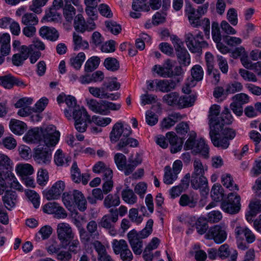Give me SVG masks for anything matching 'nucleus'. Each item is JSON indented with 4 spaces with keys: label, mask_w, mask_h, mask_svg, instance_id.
<instances>
[{
    "label": "nucleus",
    "mask_w": 261,
    "mask_h": 261,
    "mask_svg": "<svg viewBox=\"0 0 261 261\" xmlns=\"http://www.w3.org/2000/svg\"><path fill=\"white\" fill-rule=\"evenodd\" d=\"M73 204L75 203L80 211L87 208V201L83 194L78 190L73 191Z\"/></svg>",
    "instance_id": "5701e85b"
},
{
    "label": "nucleus",
    "mask_w": 261,
    "mask_h": 261,
    "mask_svg": "<svg viewBox=\"0 0 261 261\" xmlns=\"http://www.w3.org/2000/svg\"><path fill=\"white\" fill-rule=\"evenodd\" d=\"M103 65L108 70L116 71L119 68V63L114 58H107L105 59Z\"/></svg>",
    "instance_id": "a19ab883"
},
{
    "label": "nucleus",
    "mask_w": 261,
    "mask_h": 261,
    "mask_svg": "<svg viewBox=\"0 0 261 261\" xmlns=\"http://www.w3.org/2000/svg\"><path fill=\"white\" fill-rule=\"evenodd\" d=\"M65 102L68 107V109L64 110V114L68 119L70 120L72 118L71 112L74 108L79 107V106H76V100L75 97L71 95L66 97Z\"/></svg>",
    "instance_id": "bb28decb"
},
{
    "label": "nucleus",
    "mask_w": 261,
    "mask_h": 261,
    "mask_svg": "<svg viewBox=\"0 0 261 261\" xmlns=\"http://www.w3.org/2000/svg\"><path fill=\"white\" fill-rule=\"evenodd\" d=\"M25 138L29 143L55 146L59 140L60 133L54 125H49L45 128H35L29 130Z\"/></svg>",
    "instance_id": "f03ea898"
},
{
    "label": "nucleus",
    "mask_w": 261,
    "mask_h": 261,
    "mask_svg": "<svg viewBox=\"0 0 261 261\" xmlns=\"http://www.w3.org/2000/svg\"><path fill=\"white\" fill-rule=\"evenodd\" d=\"M58 238L61 245H66L68 240L74 239V234L70 225L66 223H60L57 225Z\"/></svg>",
    "instance_id": "4468645a"
},
{
    "label": "nucleus",
    "mask_w": 261,
    "mask_h": 261,
    "mask_svg": "<svg viewBox=\"0 0 261 261\" xmlns=\"http://www.w3.org/2000/svg\"><path fill=\"white\" fill-rule=\"evenodd\" d=\"M85 22L82 14H78L76 16L74 20V27L75 30L81 33L86 31Z\"/></svg>",
    "instance_id": "de8ad7c7"
},
{
    "label": "nucleus",
    "mask_w": 261,
    "mask_h": 261,
    "mask_svg": "<svg viewBox=\"0 0 261 261\" xmlns=\"http://www.w3.org/2000/svg\"><path fill=\"white\" fill-rule=\"evenodd\" d=\"M73 41L74 43V50H75L80 48L87 49L89 47L88 42L83 40L82 37L75 32L73 34Z\"/></svg>",
    "instance_id": "473e14b6"
},
{
    "label": "nucleus",
    "mask_w": 261,
    "mask_h": 261,
    "mask_svg": "<svg viewBox=\"0 0 261 261\" xmlns=\"http://www.w3.org/2000/svg\"><path fill=\"white\" fill-rule=\"evenodd\" d=\"M185 12L190 24L193 27H198L201 25L200 16H198L197 11L190 4L186 5Z\"/></svg>",
    "instance_id": "412c9836"
},
{
    "label": "nucleus",
    "mask_w": 261,
    "mask_h": 261,
    "mask_svg": "<svg viewBox=\"0 0 261 261\" xmlns=\"http://www.w3.org/2000/svg\"><path fill=\"white\" fill-rule=\"evenodd\" d=\"M89 91L91 94H92L94 97L96 98L104 99L105 98V97H107V92H106V89L104 87H89Z\"/></svg>",
    "instance_id": "37998d69"
},
{
    "label": "nucleus",
    "mask_w": 261,
    "mask_h": 261,
    "mask_svg": "<svg viewBox=\"0 0 261 261\" xmlns=\"http://www.w3.org/2000/svg\"><path fill=\"white\" fill-rule=\"evenodd\" d=\"M105 25L108 30L115 35L119 34L122 30L121 25L114 21H107Z\"/></svg>",
    "instance_id": "8fccbe9b"
},
{
    "label": "nucleus",
    "mask_w": 261,
    "mask_h": 261,
    "mask_svg": "<svg viewBox=\"0 0 261 261\" xmlns=\"http://www.w3.org/2000/svg\"><path fill=\"white\" fill-rule=\"evenodd\" d=\"M197 201L193 196H190L187 194L182 195L179 199V203L182 206H189L190 207H194Z\"/></svg>",
    "instance_id": "2f4dec72"
},
{
    "label": "nucleus",
    "mask_w": 261,
    "mask_h": 261,
    "mask_svg": "<svg viewBox=\"0 0 261 261\" xmlns=\"http://www.w3.org/2000/svg\"><path fill=\"white\" fill-rule=\"evenodd\" d=\"M50 146L45 147L38 145L34 149L33 158L38 164L44 165L50 163L51 159V150L48 148Z\"/></svg>",
    "instance_id": "ddd939ff"
},
{
    "label": "nucleus",
    "mask_w": 261,
    "mask_h": 261,
    "mask_svg": "<svg viewBox=\"0 0 261 261\" xmlns=\"http://www.w3.org/2000/svg\"><path fill=\"white\" fill-rule=\"evenodd\" d=\"M170 39L175 48L178 63L184 66L189 65L190 64V56L184 46V42L174 35L171 36Z\"/></svg>",
    "instance_id": "1a4fd4ad"
},
{
    "label": "nucleus",
    "mask_w": 261,
    "mask_h": 261,
    "mask_svg": "<svg viewBox=\"0 0 261 261\" xmlns=\"http://www.w3.org/2000/svg\"><path fill=\"white\" fill-rule=\"evenodd\" d=\"M196 228L199 234L205 233L208 230V225L205 219L203 218H199L195 222Z\"/></svg>",
    "instance_id": "603ef678"
},
{
    "label": "nucleus",
    "mask_w": 261,
    "mask_h": 261,
    "mask_svg": "<svg viewBox=\"0 0 261 261\" xmlns=\"http://www.w3.org/2000/svg\"><path fill=\"white\" fill-rule=\"evenodd\" d=\"M222 191L223 189L220 185H214L211 192L213 199L216 201H219L223 195Z\"/></svg>",
    "instance_id": "3c124183"
},
{
    "label": "nucleus",
    "mask_w": 261,
    "mask_h": 261,
    "mask_svg": "<svg viewBox=\"0 0 261 261\" xmlns=\"http://www.w3.org/2000/svg\"><path fill=\"white\" fill-rule=\"evenodd\" d=\"M232 98L235 102H237L241 105L248 103L249 100L248 95L243 93L235 95Z\"/></svg>",
    "instance_id": "774afa93"
},
{
    "label": "nucleus",
    "mask_w": 261,
    "mask_h": 261,
    "mask_svg": "<svg viewBox=\"0 0 261 261\" xmlns=\"http://www.w3.org/2000/svg\"><path fill=\"white\" fill-rule=\"evenodd\" d=\"M241 198L236 193L228 194L227 199L221 203V208L226 213L234 214L238 213L240 210Z\"/></svg>",
    "instance_id": "f8f14e48"
},
{
    "label": "nucleus",
    "mask_w": 261,
    "mask_h": 261,
    "mask_svg": "<svg viewBox=\"0 0 261 261\" xmlns=\"http://www.w3.org/2000/svg\"><path fill=\"white\" fill-rule=\"evenodd\" d=\"M180 81L178 78L176 80H158L155 83L158 90L163 93H168L175 90L177 84Z\"/></svg>",
    "instance_id": "f3484780"
},
{
    "label": "nucleus",
    "mask_w": 261,
    "mask_h": 261,
    "mask_svg": "<svg viewBox=\"0 0 261 261\" xmlns=\"http://www.w3.org/2000/svg\"><path fill=\"white\" fill-rule=\"evenodd\" d=\"M175 61L170 59L167 60L162 65H155L153 67V70L160 76L167 78L175 76H179L183 73V69L180 66L174 67Z\"/></svg>",
    "instance_id": "0eeeda50"
},
{
    "label": "nucleus",
    "mask_w": 261,
    "mask_h": 261,
    "mask_svg": "<svg viewBox=\"0 0 261 261\" xmlns=\"http://www.w3.org/2000/svg\"><path fill=\"white\" fill-rule=\"evenodd\" d=\"M85 58V54L83 52H81L79 53L76 57L70 59V64L74 68L78 70L81 68Z\"/></svg>",
    "instance_id": "79ce46f5"
},
{
    "label": "nucleus",
    "mask_w": 261,
    "mask_h": 261,
    "mask_svg": "<svg viewBox=\"0 0 261 261\" xmlns=\"http://www.w3.org/2000/svg\"><path fill=\"white\" fill-rule=\"evenodd\" d=\"M86 102L89 109L95 113L108 115L111 111H118L121 107V103H114L106 100L97 101L95 99H87Z\"/></svg>",
    "instance_id": "39448f33"
},
{
    "label": "nucleus",
    "mask_w": 261,
    "mask_h": 261,
    "mask_svg": "<svg viewBox=\"0 0 261 261\" xmlns=\"http://www.w3.org/2000/svg\"><path fill=\"white\" fill-rule=\"evenodd\" d=\"M71 173L72 180L75 183H80L81 181V174L76 162H74L71 166Z\"/></svg>",
    "instance_id": "5fc2aeb1"
},
{
    "label": "nucleus",
    "mask_w": 261,
    "mask_h": 261,
    "mask_svg": "<svg viewBox=\"0 0 261 261\" xmlns=\"http://www.w3.org/2000/svg\"><path fill=\"white\" fill-rule=\"evenodd\" d=\"M120 203V197L118 193L110 194L105 198L103 205L107 208H116Z\"/></svg>",
    "instance_id": "a878e982"
},
{
    "label": "nucleus",
    "mask_w": 261,
    "mask_h": 261,
    "mask_svg": "<svg viewBox=\"0 0 261 261\" xmlns=\"http://www.w3.org/2000/svg\"><path fill=\"white\" fill-rule=\"evenodd\" d=\"M112 247L115 254H118L127 249L128 246L126 242L122 239L119 241L114 240L112 242Z\"/></svg>",
    "instance_id": "72a5a7b5"
},
{
    "label": "nucleus",
    "mask_w": 261,
    "mask_h": 261,
    "mask_svg": "<svg viewBox=\"0 0 261 261\" xmlns=\"http://www.w3.org/2000/svg\"><path fill=\"white\" fill-rule=\"evenodd\" d=\"M191 75L196 81L202 80L203 76V70L199 65H194L191 70Z\"/></svg>",
    "instance_id": "864d4df0"
},
{
    "label": "nucleus",
    "mask_w": 261,
    "mask_h": 261,
    "mask_svg": "<svg viewBox=\"0 0 261 261\" xmlns=\"http://www.w3.org/2000/svg\"><path fill=\"white\" fill-rule=\"evenodd\" d=\"M48 0H33L29 6V10L35 13L39 14L42 12V7L44 6Z\"/></svg>",
    "instance_id": "c03bdc74"
},
{
    "label": "nucleus",
    "mask_w": 261,
    "mask_h": 261,
    "mask_svg": "<svg viewBox=\"0 0 261 261\" xmlns=\"http://www.w3.org/2000/svg\"><path fill=\"white\" fill-rule=\"evenodd\" d=\"M132 134V129L129 126L124 127L122 122H117L113 126L110 133V140L111 143H115L118 141L116 148L121 150L127 146L135 147L138 145V141L129 136Z\"/></svg>",
    "instance_id": "7ed1b4c3"
},
{
    "label": "nucleus",
    "mask_w": 261,
    "mask_h": 261,
    "mask_svg": "<svg viewBox=\"0 0 261 261\" xmlns=\"http://www.w3.org/2000/svg\"><path fill=\"white\" fill-rule=\"evenodd\" d=\"M221 181L224 186L229 188L230 190H239L237 185L233 184V179L229 174H223L221 176Z\"/></svg>",
    "instance_id": "ea45409f"
},
{
    "label": "nucleus",
    "mask_w": 261,
    "mask_h": 261,
    "mask_svg": "<svg viewBox=\"0 0 261 261\" xmlns=\"http://www.w3.org/2000/svg\"><path fill=\"white\" fill-rule=\"evenodd\" d=\"M79 233L82 243L87 244L92 241V236L93 235L88 231L87 232L84 228H81L79 229Z\"/></svg>",
    "instance_id": "0e129e2a"
},
{
    "label": "nucleus",
    "mask_w": 261,
    "mask_h": 261,
    "mask_svg": "<svg viewBox=\"0 0 261 261\" xmlns=\"http://www.w3.org/2000/svg\"><path fill=\"white\" fill-rule=\"evenodd\" d=\"M207 166L203 165L200 160L197 158L194 159L193 161V171L192 173V175H204L205 171H207Z\"/></svg>",
    "instance_id": "c85d7f7f"
},
{
    "label": "nucleus",
    "mask_w": 261,
    "mask_h": 261,
    "mask_svg": "<svg viewBox=\"0 0 261 261\" xmlns=\"http://www.w3.org/2000/svg\"><path fill=\"white\" fill-rule=\"evenodd\" d=\"M208 113L209 135L212 143L215 147L227 149L230 141L236 135V131L232 128L224 127L225 124H231L233 121L229 109L225 107L220 114V107L213 105L210 107Z\"/></svg>",
    "instance_id": "f257e3e1"
},
{
    "label": "nucleus",
    "mask_w": 261,
    "mask_h": 261,
    "mask_svg": "<svg viewBox=\"0 0 261 261\" xmlns=\"http://www.w3.org/2000/svg\"><path fill=\"white\" fill-rule=\"evenodd\" d=\"M63 14L67 21H71L75 14V9L71 3L65 4Z\"/></svg>",
    "instance_id": "09e8293b"
},
{
    "label": "nucleus",
    "mask_w": 261,
    "mask_h": 261,
    "mask_svg": "<svg viewBox=\"0 0 261 261\" xmlns=\"http://www.w3.org/2000/svg\"><path fill=\"white\" fill-rule=\"evenodd\" d=\"M66 245H61L63 248H66L68 246V251L71 253L77 254L81 250V246L80 241L77 239L68 240Z\"/></svg>",
    "instance_id": "7c9ffc66"
},
{
    "label": "nucleus",
    "mask_w": 261,
    "mask_h": 261,
    "mask_svg": "<svg viewBox=\"0 0 261 261\" xmlns=\"http://www.w3.org/2000/svg\"><path fill=\"white\" fill-rule=\"evenodd\" d=\"M10 128L11 130L14 134L21 135L27 130V125L23 122L12 119L10 122Z\"/></svg>",
    "instance_id": "b1692460"
},
{
    "label": "nucleus",
    "mask_w": 261,
    "mask_h": 261,
    "mask_svg": "<svg viewBox=\"0 0 261 261\" xmlns=\"http://www.w3.org/2000/svg\"><path fill=\"white\" fill-rule=\"evenodd\" d=\"M129 244L135 254H140L142 252V241L138 238L137 231L132 230L127 233Z\"/></svg>",
    "instance_id": "a211bd4d"
},
{
    "label": "nucleus",
    "mask_w": 261,
    "mask_h": 261,
    "mask_svg": "<svg viewBox=\"0 0 261 261\" xmlns=\"http://www.w3.org/2000/svg\"><path fill=\"white\" fill-rule=\"evenodd\" d=\"M17 196L15 191H6L2 196V201L5 207L10 211L14 207L17 202Z\"/></svg>",
    "instance_id": "4be33fe9"
},
{
    "label": "nucleus",
    "mask_w": 261,
    "mask_h": 261,
    "mask_svg": "<svg viewBox=\"0 0 261 261\" xmlns=\"http://www.w3.org/2000/svg\"><path fill=\"white\" fill-rule=\"evenodd\" d=\"M239 72L240 75L245 81L253 82H256L257 81L256 75L253 73L247 70L240 69Z\"/></svg>",
    "instance_id": "bf43d9fd"
},
{
    "label": "nucleus",
    "mask_w": 261,
    "mask_h": 261,
    "mask_svg": "<svg viewBox=\"0 0 261 261\" xmlns=\"http://www.w3.org/2000/svg\"><path fill=\"white\" fill-rule=\"evenodd\" d=\"M132 9L136 12L150 11L149 6L146 3L145 0H133L132 3Z\"/></svg>",
    "instance_id": "58836bf2"
},
{
    "label": "nucleus",
    "mask_w": 261,
    "mask_h": 261,
    "mask_svg": "<svg viewBox=\"0 0 261 261\" xmlns=\"http://www.w3.org/2000/svg\"><path fill=\"white\" fill-rule=\"evenodd\" d=\"M205 237L207 239L213 240L216 244L222 243L226 240L227 237L226 226L220 224L211 227Z\"/></svg>",
    "instance_id": "9b49d317"
},
{
    "label": "nucleus",
    "mask_w": 261,
    "mask_h": 261,
    "mask_svg": "<svg viewBox=\"0 0 261 261\" xmlns=\"http://www.w3.org/2000/svg\"><path fill=\"white\" fill-rule=\"evenodd\" d=\"M242 89L243 86L241 83L234 82L233 83L227 85L226 88V93L227 94H233L241 91Z\"/></svg>",
    "instance_id": "4d7b16f0"
},
{
    "label": "nucleus",
    "mask_w": 261,
    "mask_h": 261,
    "mask_svg": "<svg viewBox=\"0 0 261 261\" xmlns=\"http://www.w3.org/2000/svg\"><path fill=\"white\" fill-rule=\"evenodd\" d=\"M65 188V184L63 181H57L49 189L43 192V196L48 200L58 199L64 191Z\"/></svg>",
    "instance_id": "2eb2a0df"
},
{
    "label": "nucleus",
    "mask_w": 261,
    "mask_h": 261,
    "mask_svg": "<svg viewBox=\"0 0 261 261\" xmlns=\"http://www.w3.org/2000/svg\"><path fill=\"white\" fill-rule=\"evenodd\" d=\"M191 187L195 190L199 189L200 194L202 196L207 195L209 188L208 187V180L204 175L197 176L191 175Z\"/></svg>",
    "instance_id": "dca6fc26"
},
{
    "label": "nucleus",
    "mask_w": 261,
    "mask_h": 261,
    "mask_svg": "<svg viewBox=\"0 0 261 261\" xmlns=\"http://www.w3.org/2000/svg\"><path fill=\"white\" fill-rule=\"evenodd\" d=\"M193 151L196 153H200L205 159L209 157V148L203 139L197 141Z\"/></svg>",
    "instance_id": "c756f323"
},
{
    "label": "nucleus",
    "mask_w": 261,
    "mask_h": 261,
    "mask_svg": "<svg viewBox=\"0 0 261 261\" xmlns=\"http://www.w3.org/2000/svg\"><path fill=\"white\" fill-rule=\"evenodd\" d=\"M13 76L10 74L0 76V85L5 88L11 89L13 87Z\"/></svg>",
    "instance_id": "052dcab7"
},
{
    "label": "nucleus",
    "mask_w": 261,
    "mask_h": 261,
    "mask_svg": "<svg viewBox=\"0 0 261 261\" xmlns=\"http://www.w3.org/2000/svg\"><path fill=\"white\" fill-rule=\"evenodd\" d=\"M48 179L49 177L47 170L40 169L38 171L37 182L39 185L42 186L46 185Z\"/></svg>",
    "instance_id": "6e6d98bb"
},
{
    "label": "nucleus",
    "mask_w": 261,
    "mask_h": 261,
    "mask_svg": "<svg viewBox=\"0 0 261 261\" xmlns=\"http://www.w3.org/2000/svg\"><path fill=\"white\" fill-rule=\"evenodd\" d=\"M39 35L42 38L51 41H56L59 37V33L55 28L47 26L40 29Z\"/></svg>",
    "instance_id": "aec40b11"
},
{
    "label": "nucleus",
    "mask_w": 261,
    "mask_h": 261,
    "mask_svg": "<svg viewBox=\"0 0 261 261\" xmlns=\"http://www.w3.org/2000/svg\"><path fill=\"white\" fill-rule=\"evenodd\" d=\"M100 63V59L98 57L93 56L89 58L86 62L85 70L86 72H92L96 69Z\"/></svg>",
    "instance_id": "f704fd0d"
},
{
    "label": "nucleus",
    "mask_w": 261,
    "mask_h": 261,
    "mask_svg": "<svg viewBox=\"0 0 261 261\" xmlns=\"http://www.w3.org/2000/svg\"><path fill=\"white\" fill-rule=\"evenodd\" d=\"M153 221L152 219H149L145 227L139 232L138 233V238L140 239H144L148 237L152 231V226Z\"/></svg>",
    "instance_id": "49530a36"
},
{
    "label": "nucleus",
    "mask_w": 261,
    "mask_h": 261,
    "mask_svg": "<svg viewBox=\"0 0 261 261\" xmlns=\"http://www.w3.org/2000/svg\"><path fill=\"white\" fill-rule=\"evenodd\" d=\"M164 182L167 185L172 184L173 181L176 180L177 176L173 173L171 167L167 166L164 169Z\"/></svg>",
    "instance_id": "e433bc0d"
},
{
    "label": "nucleus",
    "mask_w": 261,
    "mask_h": 261,
    "mask_svg": "<svg viewBox=\"0 0 261 261\" xmlns=\"http://www.w3.org/2000/svg\"><path fill=\"white\" fill-rule=\"evenodd\" d=\"M249 206L251 215L255 216L258 213L261 212V200H252L250 202Z\"/></svg>",
    "instance_id": "13d9d810"
},
{
    "label": "nucleus",
    "mask_w": 261,
    "mask_h": 261,
    "mask_svg": "<svg viewBox=\"0 0 261 261\" xmlns=\"http://www.w3.org/2000/svg\"><path fill=\"white\" fill-rule=\"evenodd\" d=\"M109 214L103 216L100 222L99 225L109 230L111 236L117 234L115 228V224L118 220V211L117 208H112L109 211Z\"/></svg>",
    "instance_id": "9d476101"
},
{
    "label": "nucleus",
    "mask_w": 261,
    "mask_h": 261,
    "mask_svg": "<svg viewBox=\"0 0 261 261\" xmlns=\"http://www.w3.org/2000/svg\"><path fill=\"white\" fill-rule=\"evenodd\" d=\"M114 159L118 169L119 170L124 171L125 175L132 173L136 167L142 162V160L138 153L135 159L129 158L127 163L126 156L121 153H116Z\"/></svg>",
    "instance_id": "423d86ee"
},
{
    "label": "nucleus",
    "mask_w": 261,
    "mask_h": 261,
    "mask_svg": "<svg viewBox=\"0 0 261 261\" xmlns=\"http://www.w3.org/2000/svg\"><path fill=\"white\" fill-rule=\"evenodd\" d=\"M212 38L215 42L217 43V48L222 52L225 53L227 51V48L221 43L222 36L219 24L217 22H213L212 24Z\"/></svg>",
    "instance_id": "6ab92c4d"
},
{
    "label": "nucleus",
    "mask_w": 261,
    "mask_h": 261,
    "mask_svg": "<svg viewBox=\"0 0 261 261\" xmlns=\"http://www.w3.org/2000/svg\"><path fill=\"white\" fill-rule=\"evenodd\" d=\"M145 119L148 125L153 126L158 122V116L151 111H147L146 112Z\"/></svg>",
    "instance_id": "680f3d73"
},
{
    "label": "nucleus",
    "mask_w": 261,
    "mask_h": 261,
    "mask_svg": "<svg viewBox=\"0 0 261 261\" xmlns=\"http://www.w3.org/2000/svg\"><path fill=\"white\" fill-rule=\"evenodd\" d=\"M16 172L21 176L31 175L34 171L33 167L28 164H19L16 167Z\"/></svg>",
    "instance_id": "c9c22d12"
},
{
    "label": "nucleus",
    "mask_w": 261,
    "mask_h": 261,
    "mask_svg": "<svg viewBox=\"0 0 261 261\" xmlns=\"http://www.w3.org/2000/svg\"><path fill=\"white\" fill-rule=\"evenodd\" d=\"M121 197L122 199L127 203L134 204L137 201V197L134 191L129 189L127 187L126 189L122 190L121 192Z\"/></svg>",
    "instance_id": "cd10ccee"
},
{
    "label": "nucleus",
    "mask_w": 261,
    "mask_h": 261,
    "mask_svg": "<svg viewBox=\"0 0 261 261\" xmlns=\"http://www.w3.org/2000/svg\"><path fill=\"white\" fill-rule=\"evenodd\" d=\"M162 100L163 102L168 106L181 109L192 106L196 97L193 95L181 96L178 92H171L164 95Z\"/></svg>",
    "instance_id": "20e7f679"
},
{
    "label": "nucleus",
    "mask_w": 261,
    "mask_h": 261,
    "mask_svg": "<svg viewBox=\"0 0 261 261\" xmlns=\"http://www.w3.org/2000/svg\"><path fill=\"white\" fill-rule=\"evenodd\" d=\"M185 38L188 48L193 53L201 54L202 48L207 47L208 46L206 41L204 40L201 32H199L195 35L189 32L185 34Z\"/></svg>",
    "instance_id": "6e6552de"
},
{
    "label": "nucleus",
    "mask_w": 261,
    "mask_h": 261,
    "mask_svg": "<svg viewBox=\"0 0 261 261\" xmlns=\"http://www.w3.org/2000/svg\"><path fill=\"white\" fill-rule=\"evenodd\" d=\"M222 214L218 211H213L208 214L207 221L211 223H217L221 220Z\"/></svg>",
    "instance_id": "69168bd1"
},
{
    "label": "nucleus",
    "mask_w": 261,
    "mask_h": 261,
    "mask_svg": "<svg viewBox=\"0 0 261 261\" xmlns=\"http://www.w3.org/2000/svg\"><path fill=\"white\" fill-rule=\"evenodd\" d=\"M112 121V119L109 117L102 118L98 116H93L90 118L89 123H94L99 126H106L109 124Z\"/></svg>",
    "instance_id": "a18cd8bd"
},
{
    "label": "nucleus",
    "mask_w": 261,
    "mask_h": 261,
    "mask_svg": "<svg viewBox=\"0 0 261 261\" xmlns=\"http://www.w3.org/2000/svg\"><path fill=\"white\" fill-rule=\"evenodd\" d=\"M129 218L137 224L141 223L143 218L141 216H138V209L132 208L129 211Z\"/></svg>",
    "instance_id": "338daca9"
},
{
    "label": "nucleus",
    "mask_w": 261,
    "mask_h": 261,
    "mask_svg": "<svg viewBox=\"0 0 261 261\" xmlns=\"http://www.w3.org/2000/svg\"><path fill=\"white\" fill-rule=\"evenodd\" d=\"M227 18L232 25H236L238 23V14L234 8H230L227 13Z\"/></svg>",
    "instance_id": "e2e57ef3"
},
{
    "label": "nucleus",
    "mask_w": 261,
    "mask_h": 261,
    "mask_svg": "<svg viewBox=\"0 0 261 261\" xmlns=\"http://www.w3.org/2000/svg\"><path fill=\"white\" fill-rule=\"evenodd\" d=\"M72 118H73L74 121H88L89 123L90 120V116L88 114L87 111L85 108L82 107H76L72 111Z\"/></svg>",
    "instance_id": "393cba45"
},
{
    "label": "nucleus",
    "mask_w": 261,
    "mask_h": 261,
    "mask_svg": "<svg viewBox=\"0 0 261 261\" xmlns=\"http://www.w3.org/2000/svg\"><path fill=\"white\" fill-rule=\"evenodd\" d=\"M21 22L25 25H35L38 23V19L35 14L27 13L22 16Z\"/></svg>",
    "instance_id": "4c0bfd02"
}]
</instances>
